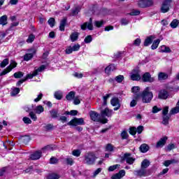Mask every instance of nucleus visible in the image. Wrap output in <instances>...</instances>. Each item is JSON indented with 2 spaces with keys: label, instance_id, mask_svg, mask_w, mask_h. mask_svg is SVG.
<instances>
[{
  "label": "nucleus",
  "instance_id": "obj_1",
  "mask_svg": "<svg viewBox=\"0 0 179 179\" xmlns=\"http://www.w3.org/2000/svg\"><path fill=\"white\" fill-rule=\"evenodd\" d=\"M142 103L149 104L153 100V92L150 91V87H146L145 89L140 94Z\"/></svg>",
  "mask_w": 179,
  "mask_h": 179
},
{
  "label": "nucleus",
  "instance_id": "obj_2",
  "mask_svg": "<svg viewBox=\"0 0 179 179\" xmlns=\"http://www.w3.org/2000/svg\"><path fill=\"white\" fill-rule=\"evenodd\" d=\"M96 159L97 157H96L94 152H88L84 155L83 163L87 164V166H93L96 164Z\"/></svg>",
  "mask_w": 179,
  "mask_h": 179
},
{
  "label": "nucleus",
  "instance_id": "obj_3",
  "mask_svg": "<svg viewBox=\"0 0 179 179\" xmlns=\"http://www.w3.org/2000/svg\"><path fill=\"white\" fill-rule=\"evenodd\" d=\"M90 116L91 120L95 122H101V124H107L108 122V120L101 119V115L96 111L91 110L90 112Z\"/></svg>",
  "mask_w": 179,
  "mask_h": 179
},
{
  "label": "nucleus",
  "instance_id": "obj_4",
  "mask_svg": "<svg viewBox=\"0 0 179 179\" xmlns=\"http://www.w3.org/2000/svg\"><path fill=\"white\" fill-rule=\"evenodd\" d=\"M171 2L173 0H164L161 6V12L162 13H167L170 10V6H171Z\"/></svg>",
  "mask_w": 179,
  "mask_h": 179
},
{
  "label": "nucleus",
  "instance_id": "obj_5",
  "mask_svg": "<svg viewBox=\"0 0 179 179\" xmlns=\"http://www.w3.org/2000/svg\"><path fill=\"white\" fill-rule=\"evenodd\" d=\"M67 125H72L73 127H78V125H85V120L83 117H75L67 123Z\"/></svg>",
  "mask_w": 179,
  "mask_h": 179
},
{
  "label": "nucleus",
  "instance_id": "obj_6",
  "mask_svg": "<svg viewBox=\"0 0 179 179\" xmlns=\"http://www.w3.org/2000/svg\"><path fill=\"white\" fill-rule=\"evenodd\" d=\"M17 66V63L16 62L11 60L10 64L8 66H7L6 69H4L1 73L0 76H3L4 75H6V73H9L12 69L14 68H16Z\"/></svg>",
  "mask_w": 179,
  "mask_h": 179
},
{
  "label": "nucleus",
  "instance_id": "obj_7",
  "mask_svg": "<svg viewBox=\"0 0 179 179\" xmlns=\"http://www.w3.org/2000/svg\"><path fill=\"white\" fill-rule=\"evenodd\" d=\"M44 69H45V66L41 65L39 68L36 69L32 73V74H27L26 78L24 79H26V80H27V79H33V78H34V76H37V75H38V72H43V71H44Z\"/></svg>",
  "mask_w": 179,
  "mask_h": 179
},
{
  "label": "nucleus",
  "instance_id": "obj_8",
  "mask_svg": "<svg viewBox=\"0 0 179 179\" xmlns=\"http://www.w3.org/2000/svg\"><path fill=\"white\" fill-rule=\"evenodd\" d=\"M110 104L111 106L115 107L113 108L114 111H117V110H120V108H121V103H120V99H118V97L112 98V99L110 100Z\"/></svg>",
  "mask_w": 179,
  "mask_h": 179
},
{
  "label": "nucleus",
  "instance_id": "obj_9",
  "mask_svg": "<svg viewBox=\"0 0 179 179\" xmlns=\"http://www.w3.org/2000/svg\"><path fill=\"white\" fill-rule=\"evenodd\" d=\"M131 153H125L124 155V156H122L121 157V160L122 162H124V160H126V163H127V164H134V162H135V159H134L133 157H131Z\"/></svg>",
  "mask_w": 179,
  "mask_h": 179
},
{
  "label": "nucleus",
  "instance_id": "obj_10",
  "mask_svg": "<svg viewBox=\"0 0 179 179\" xmlns=\"http://www.w3.org/2000/svg\"><path fill=\"white\" fill-rule=\"evenodd\" d=\"M153 5V1L152 0H140L138 3L139 8H149Z\"/></svg>",
  "mask_w": 179,
  "mask_h": 179
},
{
  "label": "nucleus",
  "instance_id": "obj_11",
  "mask_svg": "<svg viewBox=\"0 0 179 179\" xmlns=\"http://www.w3.org/2000/svg\"><path fill=\"white\" fill-rule=\"evenodd\" d=\"M134 174L136 177H148V176H149L148 171L143 168H141V169L134 171Z\"/></svg>",
  "mask_w": 179,
  "mask_h": 179
},
{
  "label": "nucleus",
  "instance_id": "obj_12",
  "mask_svg": "<svg viewBox=\"0 0 179 179\" xmlns=\"http://www.w3.org/2000/svg\"><path fill=\"white\" fill-rule=\"evenodd\" d=\"M81 30H93V18H90L89 22H86L80 25Z\"/></svg>",
  "mask_w": 179,
  "mask_h": 179
},
{
  "label": "nucleus",
  "instance_id": "obj_13",
  "mask_svg": "<svg viewBox=\"0 0 179 179\" xmlns=\"http://www.w3.org/2000/svg\"><path fill=\"white\" fill-rule=\"evenodd\" d=\"M143 82H148L149 83H153L155 82V77H152L150 73L146 72L143 75Z\"/></svg>",
  "mask_w": 179,
  "mask_h": 179
},
{
  "label": "nucleus",
  "instance_id": "obj_14",
  "mask_svg": "<svg viewBox=\"0 0 179 179\" xmlns=\"http://www.w3.org/2000/svg\"><path fill=\"white\" fill-rule=\"evenodd\" d=\"M28 51L30 53H27L25 55H24V61H30V59L34 57V55L37 52L35 48L29 49Z\"/></svg>",
  "mask_w": 179,
  "mask_h": 179
},
{
  "label": "nucleus",
  "instance_id": "obj_15",
  "mask_svg": "<svg viewBox=\"0 0 179 179\" xmlns=\"http://www.w3.org/2000/svg\"><path fill=\"white\" fill-rule=\"evenodd\" d=\"M131 80H141V75H139L138 69H134L130 75Z\"/></svg>",
  "mask_w": 179,
  "mask_h": 179
},
{
  "label": "nucleus",
  "instance_id": "obj_16",
  "mask_svg": "<svg viewBox=\"0 0 179 179\" xmlns=\"http://www.w3.org/2000/svg\"><path fill=\"white\" fill-rule=\"evenodd\" d=\"M156 38V36L151 35L148 36L143 43V45L144 47H149V45H150V44H152V43H153V40Z\"/></svg>",
  "mask_w": 179,
  "mask_h": 179
},
{
  "label": "nucleus",
  "instance_id": "obj_17",
  "mask_svg": "<svg viewBox=\"0 0 179 179\" xmlns=\"http://www.w3.org/2000/svg\"><path fill=\"white\" fill-rule=\"evenodd\" d=\"M63 163L67 166H73L75 161H73L72 157L67 156L66 158L63 159Z\"/></svg>",
  "mask_w": 179,
  "mask_h": 179
},
{
  "label": "nucleus",
  "instance_id": "obj_18",
  "mask_svg": "<svg viewBox=\"0 0 179 179\" xmlns=\"http://www.w3.org/2000/svg\"><path fill=\"white\" fill-rule=\"evenodd\" d=\"M43 152L41 151H36L30 155L31 160H38L41 157Z\"/></svg>",
  "mask_w": 179,
  "mask_h": 179
},
{
  "label": "nucleus",
  "instance_id": "obj_19",
  "mask_svg": "<svg viewBox=\"0 0 179 179\" xmlns=\"http://www.w3.org/2000/svg\"><path fill=\"white\" fill-rule=\"evenodd\" d=\"M112 114H113V110H110L108 108H106L104 110L101 111V116L102 117H111Z\"/></svg>",
  "mask_w": 179,
  "mask_h": 179
},
{
  "label": "nucleus",
  "instance_id": "obj_20",
  "mask_svg": "<svg viewBox=\"0 0 179 179\" xmlns=\"http://www.w3.org/2000/svg\"><path fill=\"white\" fill-rule=\"evenodd\" d=\"M159 99H162V100H166L167 97H169V92L166 90H160L158 94Z\"/></svg>",
  "mask_w": 179,
  "mask_h": 179
},
{
  "label": "nucleus",
  "instance_id": "obj_21",
  "mask_svg": "<svg viewBox=\"0 0 179 179\" xmlns=\"http://www.w3.org/2000/svg\"><path fill=\"white\" fill-rule=\"evenodd\" d=\"M167 142V137H163L157 143L156 148H163L164 145H166V143Z\"/></svg>",
  "mask_w": 179,
  "mask_h": 179
},
{
  "label": "nucleus",
  "instance_id": "obj_22",
  "mask_svg": "<svg viewBox=\"0 0 179 179\" xmlns=\"http://www.w3.org/2000/svg\"><path fill=\"white\" fill-rule=\"evenodd\" d=\"M178 163V160L176 159H171L169 160H166L163 162V164L165 166V167H169V166L171 164H177Z\"/></svg>",
  "mask_w": 179,
  "mask_h": 179
},
{
  "label": "nucleus",
  "instance_id": "obj_23",
  "mask_svg": "<svg viewBox=\"0 0 179 179\" xmlns=\"http://www.w3.org/2000/svg\"><path fill=\"white\" fill-rule=\"evenodd\" d=\"M117 69V67L114 64H110L105 69V73H107V75H110L111 72L113 71H115Z\"/></svg>",
  "mask_w": 179,
  "mask_h": 179
},
{
  "label": "nucleus",
  "instance_id": "obj_24",
  "mask_svg": "<svg viewBox=\"0 0 179 179\" xmlns=\"http://www.w3.org/2000/svg\"><path fill=\"white\" fill-rule=\"evenodd\" d=\"M168 78H169V74H167L166 73H163V72L159 73L158 80H159L160 82H162L163 80H166Z\"/></svg>",
  "mask_w": 179,
  "mask_h": 179
},
{
  "label": "nucleus",
  "instance_id": "obj_25",
  "mask_svg": "<svg viewBox=\"0 0 179 179\" xmlns=\"http://www.w3.org/2000/svg\"><path fill=\"white\" fill-rule=\"evenodd\" d=\"M78 38H79V33L78 32H73L70 35V40L71 43H75V41H78Z\"/></svg>",
  "mask_w": 179,
  "mask_h": 179
},
{
  "label": "nucleus",
  "instance_id": "obj_26",
  "mask_svg": "<svg viewBox=\"0 0 179 179\" xmlns=\"http://www.w3.org/2000/svg\"><path fill=\"white\" fill-rule=\"evenodd\" d=\"M150 166V161L145 159L141 162V168L146 170Z\"/></svg>",
  "mask_w": 179,
  "mask_h": 179
},
{
  "label": "nucleus",
  "instance_id": "obj_27",
  "mask_svg": "<svg viewBox=\"0 0 179 179\" xmlns=\"http://www.w3.org/2000/svg\"><path fill=\"white\" fill-rule=\"evenodd\" d=\"M139 90H140V88H139V87L138 86H136V87H133L132 88H131V92H132V93H134V94H135V99L137 100V99H139V96H141V95H139Z\"/></svg>",
  "mask_w": 179,
  "mask_h": 179
},
{
  "label": "nucleus",
  "instance_id": "obj_28",
  "mask_svg": "<svg viewBox=\"0 0 179 179\" xmlns=\"http://www.w3.org/2000/svg\"><path fill=\"white\" fill-rule=\"evenodd\" d=\"M140 151L141 153H146V152H148L149 150V145H148V144H142L140 148Z\"/></svg>",
  "mask_w": 179,
  "mask_h": 179
},
{
  "label": "nucleus",
  "instance_id": "obj_29",
  "mask_svg": "<svg viewBox=\"0 0 179 179\" xmlns=\"http://www.w3.org/2000/svg\"><path fill=\"white\" fill-rule=\"evenodd\" d=\"M160 52H166V53H170L171 52V49L169 46H166L165 45H163L160 47Z\"/></svg>",
  "mask_w": 179,
  "mask_h": 179
},
{
  "label": "nucleus",
  "instance_id": "obj_30",
  "mask_svg": "<svg viewBox=\"0 0 179 179\" xmlns=\"http://www.w3.org/2000/svg\"><path fill=\"white\" fill-rule=\"evenodd\" d=\"M66 18H64L60 22V25H59V31H65V26H66Z\"/></svg>",
  "mask_w": 179,
  "mask_h": 179
},
{
  "label": "nucleus",
  "instance_id": "obj_31",
  "mask_svg": "<svg viewBox=\"0 0 179 179\" xmlns=\"http://www.w3.org/2000/svg\"><path fill=\"white\" fill-rule=\"evenodd\" d=\"M52 118H58L59 117V113H58V110L55 109H52L49 111Z\"/></svg>",
  "mask_w": 179,
  "mask_h": 179
},
{
  "label": "nucleus",
  "instance_id": "obj_32",
  "mask_svg": "<svg viewBox=\"0 0 179 179\" xmlns=\"http://www.w3.org/2000/svg\"><path fill=\"white\" fill-rule=\"evenodd\" d=\"M0 24L5 26V24H8V15H4L0 17Z\"/></svg>",
  "mask_w": 179,
  "mask_h": 179
},
{
  "label": "nucleus",
  "instance_id": "obj_33",
  "mask_svg": "<svg viewBox=\"0 0 179 179\" xmlns=\"http://www.w3.org/2000/svg\"><path fill=\"white\" fill-rule=\"evenodd\" d=\"M19 93H20V89L19 87H14L12 89L10 96L15 97V96L19 94Z\"/></svg>",
  "mask_w": 179,
  "mask_h": 179
},
{
  "label": "nucleus",
  "instance_id": "obj_34",
  "mask_svg": "<svg viewBox=\"0 0 179 179\" xmlns=\"http://www.w3.org/2000/svg\"><path fill=\"white\" fill-rule=\"evenodd\" d=\"M170 120V116L165 115L162 117V124L163 125H169V120Z\"/></svg>",
  "mask_w": 179,
  "mask_h": 179
},
{
  "label": "nucleus",
  "instance_id": "obj_35",
  "mask_svg": "<svg viewBox=\"0 0 179 179\" xmlns=\"http://www.w3.org/2000/svg\"><path fill=\"white\" fill-rule=\"evenodd\" d=\"M160 44V39H157L154 41L152 43V45H151V50H156L157 47H159V45Z\"/></svg>",
  "mask_w": 179,
  "mask_h": 179
},
{
  "label": "nucleus",
  "instance_id": "obj_36",
  "mask_svg": "<svg viewBox=\"0 0 179 179\" xmlns=\"http://www.w3.org/2000/svg\"><path fill=\"white\" fill-rule=\"evenodd\" d=\"M35 111L36 114H41V113H44V108L43 107V106L39 105L36 107Z\"/></svg>",
  "mask_w": 179,
  "mask_h": 179
},
{
  "label": "nucleus",
  "instance_id": "obj_37",
  "mask_svg": "<svg viewBox=\"0 0 179 179\" xmlns=\"http://www.w3.org/2000/svg\"><path fill=\"white\" fill-rule=\"evenodd\" d=\"M179 24V21L177 19L173 20L170 26L172 29H176Z\"/></svg>",
  "mask_w": 179,
  "mask_h": 179
},
{
  "label": "nucleus",
  "instance_id": "obj_38",
  "mask_svg": "<svg viewBox=\"0 0 179 179\" xmlns=\"http://www.w3.org/2000/svg\"><path fill=\"white\" fill-rule=\"evenodd\" d=\"M73 97H75V92L71 91L66 96V100L71 101L73 99Z\"/></svg>",
  "mask_w": 179,
  "mask_h": 179
},
{
  "label": "nucleus",
  "instance_id": "obj_39",
  "mask_svg": "<svg viewBox=\"0 0 179 179\" xmlns=\"http://www.w3.org/2000/svg\"><path fill=\"white\" fill-rule=\"evenodd\" d=\"M61 176L57 173H50L48 176V179H59Z\"/></svg>",
  "mask_w": 179,
  "mask_h": 179
},
{
  "label": "nucleus",
  "instance_id": "obj_40",
  "mask_svg": "<svg viewBox=\"0 0 179 179\" xmlns=\"http://www.w3.org/2000/svg\"><path fill=\"white\" fill-rule=\"evenodd\" d=\"M34 38H36V36H34V34H29L28 38L27 39V43H28V44L33 43L34 41Z\"/></svg>",
  "mask_w": 179,
  "mask_h": 179
},
{
  "label": "nucleus",
  "instance_id": "obj_41",
  "mask_svg": "<svg viewBox=\"0 0 179 179\" xmlns=\"http://www.w3.org/2000/svg\"><path fill=\"white\" fill-rule=\"evenodd\" d=\"M54 96L57 99V100H61L62 99V92L57 91L55 92Z\"/></svg>",
  "mask_w": 179,
  "mask_h": 179
},
{
  "label": "nucleus",
  "instance_id": "obj_42",
  "mask_svg": "<svg viewBox=\"0 0 179 179\" xmlns=\"http://www.w3.org/2000/svg\"><path fill=\"white\" fill-rule=\"evenodd\" d=\"M24 74L23 73V72L22 71H18L16 72L13 74L14 78H15V79H20V78H23V76Z\"/></svg>",
  "mask_w": 179,
  "mask_h": 179
},
{
  "label": "nucleus",
  "instance_id": "obj_43",
  "mask_svg": "<svg viewBox=\"0 0 179 179\" xmlns=\"http://www.w3.org/2000/svg\"><path fill=\"white\" fill-rule=\"evenodd\" d=\"M91 41H93V38L91 35L87 36L84 39V43H85V44H89Z\"/></svg>",
  "mask_w": 179,
  "mask_h": 179
},
{
  "label": "nucleus",
  "instance_id": "obj_44",
  "mask_svg": "<svg viewBox=\"0 0 179 179\" xmlns=\"http://www.w3.org/2000/svg\"><path fill=\"white\" fill-rule=\"evenodd\" d=\"M80 12V8L76 7L75 9L71 10V16H76L78 13Z\"/></svg>",
  "mask_w": 179,
  "mask_h": 179
},
{
  "label": "nucleus",
  "instance_id": "obj_45",
  "mask_svg": "<svg viewBox=\"0 0 179 179\" xmlns=\"http://www.w3.org/2000/svg\"><path fill=\"white\" fill-rule=\"evenodd\" d=\"M55 150V145H48L45 148H42V150Z\"/></svg>",
  "mask_w": 179,
  "mask_h": 179
},
{
  "label": "nucleus",
  "instance_id": "obj_46",
  "mask_svg": "<svg viewBox=\"0 0 179 179\" xmlns=\"http://www.w3.org/2000/svg\"><path fill=\"white\" fill-rule=\"evenodd\" d=\"M115 82L117 83H121L122 80H124V76L122 75H119L115 78Z\"/></svg>",
  "mask_w": 179,
  "mask_h": 179
},
{
  "label": "nucleus",
  "instance_id": "obj_47",
  "mask_svg": "<svg viewBox=\"0 0 179 179\" xmlns=\"http://www.w3.org/2000/svg\"><path fill=\"white\" fill-rule=\"evenodd\" d=\"M9 64V59H4L0 64L1 68H5Z\"/></svg>",
  "mask_w": 179,
  "mask_h": 179
},
{
  "label": "nucleus",
  "instance_id": "obj_48",
  "mask_svg": "<svg viewBox=\"0 0 179 179\" xmlns=\"http://www.w3.org/2000/svg\"><path fill=\"white\" fill-rule=\"evenodd\" d=\"M48 24L50 27H54L55 26V19L54 17H50L48 21Z\"/></svg>",
  "mask_w": 179,
  "mask_h": 179
},
{
  "label": "nucleus",
  "instance_id": "obj_49",
  "mask_svg": "<svg viewBox=\"0 0 179 179\" xmlns=\"http://www.w3.org/2000/svg\"><path fill=\"white\" fill-rule=\"evenodd\" d=\"M94 24L96 26V27L100 28L101 26H103V24H104V21H94Z\"/></svg>",
  "mask_w": 179,
  "mask_h": 179
},
{
  "label": "nucleus",
  "instance_id": "obj_50",
  "mask_svg": "<svg viewBox=\"0 0 179 179\" xmlns=\"http://www.w3.org/2000/svg\"><path fill=\"white\" fill-rule=\"evenodd\" d=\"M120 23L122 26H127V24H129V20L127 18H122L120 20Z\"/></svg>",
  "mask_w": 179,
  "mask_h": 179
},
{
  "label": "nucleus",
  "instance_id": "obj_51",
  "mask_svg": "<svg viewBox=\"0 0 179 179\" xmlns=\"http://www.w3.org/2000/svg\"><path fill=\"white\" fill-rule=\"evenodd\" d=\"M81 153L82 152H80V150H73L71 155H73V156H75L76 157H79Z\"/></svg>",
  "mask_w": 179,
  "mask_h": 179
},
{
  "label": "nucleus",
  "instance_id": "obj_52",
  "mask_svg": "<svg viewBox=\"0 0 179 179\" xmlns=\"http://www.w3.org/2000/svg\"><path fill=\"white\" fill-rule=\"evenodd\" d=\"M110 96H111L110 94H108L106 96H103V106H107V100L110 99Z\"/></svg>",
  "mask_w": 179,
  "mask_h": 179
},
{
  "label": "nucleus",
  "instance_id": "obj_53",
  "mask_svg": "<svg viewBox=\"0 0 179 179\" xmlns=\"http://www.w3.org/2000/svg\"><path fill=\"white\" fill-rule=\"evenodd\" d=\"M58 162H59L58 159H57L55 157H52L50 159V164H58Z\"/></svg>",
  "mask_w": 179,
  "mask_h": 179
},
{
  "label": "nucleus",
  "instance_id": "obj_54",
  "mask_svg": "<svg viewBox=\"0 0 179 179\" xmlns=\"http://www.w3.org/2000/svg\"><path fill=\"white\" fill-rule=\"evenodd\" d=\"M120 136H121L122 139H128V132H127V131L124 130L123 131H122Z\"/></svg>",
  "mask_w": 179,
  "mask_h": 179
},
{
  "label": "nucleus",
  "instance_id": "obj_55",
  "mask_svg": "<svg viewBox=\"0 0 179 179\" xmlns=\"http://www.w3.org/2000/svg\"><path fill=\"white\" fill-rule=\"evenodd\" d=\"M29 117L31 120H33V121H37V115H36V113H34V112L31 111L29 113Z\"/></svg>",
  "mask_w": 179,
  "mask_h": 179
},
{
  "label": "nucleus",
  "instance_id": "obj_56",
  "mask_svg": "<svg viewBox=\"0 0 179 179\" xmlns=\"http://www.w3.org/2000/svg\"><path fill=\"white\" fill-rule=\"evenodd\" d=\"M129 15L131 16H138V15H141V11H139L138 10H133Z\"/></svg>",
  "mask_w": 179,
  "mask_h": 179
},
{
  "label": "nucleus",
  "instance_id": "obj_57",
  "mask_svg": "<svg viewBox=\"0 0 179 179\" xmlns=\"http://www.w3.org/2000/svg\"><path fill=\"white\" fill-rule=\"evenodd\" d=\"M118 167H120V164H115L113 166H110L108 168V171H114V170H117V169H118Z\"/></svg>",
  "mask_w": 179,
  "mask_h": 179
},
{
  "label": "nucleus",
  "instance_id": "obj_58",
  "mask_svg": "<svg viewBox=\"0 0 179 179\" xmlns=\"http://www.w3.org/2000/svg\"><path fill=\"white\" fill-rule=\"evenodd\" d=\"M71 48L73 49V51H79V50H80V45H79V43L75 44Z\"/></svg>",
  "mask_w": 179,
  "mask_h": 179
},
{
  "label": "nucleus",
  "instance_id": "obj_59",
  "mask_svg": "<svg viewBox=\"0 0 179 179\" xmlns=\"http://www.w3.org/2000/svg\"><path fill=\"white\" fill-rule=\"evenodd\" d=\"M136 127H131L129 129V134L130 135H136Z\"/></svg>",
  "mask_w": 179,
  "mask_h": 179
},
{
  "label": "nucleus",
  "instance_id": "obj_60",
  "mask_svg": "<svg viewBox=\"0 0 179 179\" xmlns=\"http://www.w3.org/2000/svg\"><path fill=\"white\" fill-rule=\"evenodd\" d=\"M44 128L46 129V131H51V129H54V125L48 124L44 127Z\"/></svg>",
  "mask_w": 179,
  "mask_h": 179
},
{
  "label": "nucleus",
  "instance_id": "obj_61",
  "mask_svg": "<svg viewBox=\"0 0 179 179\" xmlns=\"http://www.w3.org/2000/svg\"><path fill=\"white\" fill-rule=\"evenodd\" d=\"M141 38H138L134 41L133 44L136 47H139V45H141Z\"/></svg>",
  "mask_w": 179,
  "mask_h": 179
},
{
  "label": "nucleus",
  "instance_id": "obj_62",
  "mask_svg": "<svg viewBox=\"0 0 179 179\" xmlns=\"http://www.w3.org/2000/svg\"><path fill=\"white\" fill-rule=\"evenodd\" d=\"M22 121L24 124H31V120L27 117H24Z\"/></svg>",
  "mask_w": 179,
  "mask_h": 179
},
{
  "label": "nucleus",
  "instance_id": "obj_63",
  "mask_svg": "<svg viewBox=\"0 0 179 179\" xmlns=\"http://www.w3.org/2000/svg\"><path fill=\"white\" fill-rule=\"evenodd\" d=\"M73 50L72 49V46H68L65 50L66 54H72Z\"/></svg>",
  "mask_w": 179,
  "mask_h": 179
},
{
  "label": "nucleus",
  "instance_id": "obj_64",
  "mask_svg": "<svg viewBox=\"0 0 179 179\" xmlns=\"http://www.w3.org/2000/svg\"><path fill=\"white\" fill-rule=\"evenodd\" d=\"M159 111H162V108H157V106H155L152 108V113H153V114H156L157 113H159Z\"/></svg>",
  "mask_w": 179,
  "mask_h": 179
}]
</instances>
